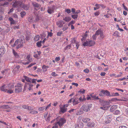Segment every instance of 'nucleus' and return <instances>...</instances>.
<instances>
[{
	"instance_id": "1",
	"label": "nucleus",
	"mask_w": 128,
	"mask_h": 128,
	"mask_svg": "<svg viewBox=\"0 0 128 128\" xmlns=\"http://www.w3.org/2000/svg\"><path fill=\"white\" fill-rule=\"evenodd\" d=\"M56 120L57 121V123L60 127L62 126L66 122V120L63 118H60V117H58L56 118Z\"/></svg>"
},
{
	"instance_id": "2",
	"label": "nucleus",
	"mask_w": 128,
	"mask_h": 128,
	"mask_svg": "<svg viewBox=\"0 0 128 128\" xmlns=\"http://www.w3.org/2000/svg\"><path fill=\"white\" fill-rule=\"evenodd\" d=\"M92 104H90L88 105L84 106H82L83 110L85 112H88L90 110V108L92 107Z\"/></svg>"
},
{
	"instance_id": "3",
	"label": "nucleus",
	"mask_w": 128,
	"mask_h": 128,
	"mask_svg": "<svg viewBox=\"0 0 128 128\" xmlns=\"http://www.w3.org/2000/svg\"><path fill=\"white\" fill-rule=\"evenodd\" d=\"M101 92L104 94V95L105 96H112V95L110 94L109 91L107 90H103L101 91Z\"/></svg>"
},
{
	"instance_id": "4",
	"label": "nucleus",
	"mask_w": 128,
	"mask_h": 128,
	"mask_svg": "<svg viewBox=\"0 0 128 128\" xmlns=\"http://www.w3.org/2000/svg\"><path fill=\"white\" fill-rule=\"evenodd\" d=\"M8 87L9 86L8 85L6 86L4 85H3L0 88L1 90L2 91L6 92L8 90Z\"/></svg>"
},
{
	"instance_id": "5",
	"label": "nucleus",
	"mask_w": 128,
	"mask_h": 128,
	"mask_svg": "<svg viewBox=\"0 0 128 128\" xmlns=\"http://www.w3.org/2000/svg\"><path fill=\"white\" fill-rule=\"evenodd\" d=\"M5 52V50L4 46L0 48V55H3Z\"/></svg>"
},
{
	"instance_id": "6",
	"label": "nucleus",
	"mask_w": 128,
	"mask_h": 128,
	"mask_svg": "<svg viewBox=\"0 0 128 128\" xmlns=\"http://www.w3.org/2000/svg\"><path fill=\"white\" fill-rule=\"evenodd\" d=\"M64 23L62 21H59L56 22V24L57 26L59 27H61L63 25Z\"/></svg>"
},
{
	"instance_id": "7",
	"label": "nucleus",
	"mask_w": 128,
	"mask_h": 128,
	"mask_svg": "<svg viewBox=\"0 0 128 128\" xmlns=\"http://www.w3.org/2000/svg\"><path fill=\"white\" fill-rule=\"evenodd\" d=\"M48 10H47V12H48L50 14H52L54 13V9L52 8H50L49 7V6H48Z\"/></svg>"
},
{
	"instance_id": "8",
	"label": "nucleus",
	"mask_w": 128,
	"mask_h": 128,
	"mask_svg": "<svg viewBox=\"0 0 128 128\" xmlns=\"http://www.w3.org/2000/svg\"><path fill=\"white\" fill-rule=\"evenodd\" d=\"M61 111L63 113H64L67 110V108H65V104L62 107H60Z\"/></svg>"
},
{
	"instance_id": "9",
	"label": "nucleus",
	"mask_w": 128,
	"mask_h": 128,
	"mask_svg": "<svg viewBox=\"0 0 128 128\" xmlns=\"http://www.w3.org/2000/svg\"><path fill=\"white\" fill-rule=\"evenodd\" d=\"M22 90V88H16L14 92L16 93H18L21 92Z\"/></svg>"
},
{
	"instance_id": "10",
	"label": "nucleus",
	"mask_w": 128,
	"mask_h": 128,
	"mask_svg": "<svg viewBox=\"0 0 128 128\" xmlns=\"http://www.w3.org/2000/svg\"><path fill=\"white\" fill-rule=\"evenodd\" d=\"M73 104L74 105H75L77 104L79 102L78 98H75L72 101Z\"/></svg>"
},
{
	"instance_id": "11",
	"label": "nucleus",
	"mask_w": 128,
	"mask_h": 128,
	"mask_svg": "<svg viewBox=\"0 0 128 128\" xmlns=\"http://www.w3.org/2000/svg\"><path fill=\"white\" fill-rule=\"evenodd\" d=\"M90 119L89 118H86L82 119V121L84 123H88L90 121Z\"/></svg>"
},
{
	"instance_id": "12",
	"label": "nucleus",
	"mask_w": 128,
	"mask_h": 128,
	"mask_svg": "<svg viewBox=\"0 0 128 128\" xmlns=\"http://www.w3.org/2000/svg\"><path fill=\"white\" fill-rule=\"evenodd\" d=\"M10 108L9 106L8 105H3L2 106H0V108L2 109H7Z\"/></svg>"
},
{
	"instance_id": "13",
	"label": "nucleus",
	"mask_w": 128,
	"mask_h": 128,
	"mask_svg": "<svg viewBox=\"0 0 128 128\" xmlns=\"http://www.w3.org/2000/svg\"><path fill=\"white\" fill-rule=\"evenodd\" d=\"M95 42L94 41L92 40H90L88 42L89 46H91L94 45L95 44Z\"/></svg>"
},
{
	"instance_id": "14",
	"label": "nucleus",
	"mask_w": 128,
	"mask_h": 128,
	"mask_svg": "<svg viewBox=\"0 0 128 128\" xmlns=\"http://www.w3.org/2000/svg\"><path fill=\"white\" fill-rule=\"evenodd\" d=\"M117 108V106L116 105H113L111 107L110 109V111L111 112H113L114 110Z\"/></svg>"
},
{
	"instance_id": "15",
	"label": "nucleus",
	"mask_w": 128,
	"mask_h": 128,
	"mask_svg": "<svg viewBox=\"0 0 128 128\" xmlns=\"http://www.w3.org/2000/svg\"><path fill=\"white\" fill-rule=\"evenodd\" d=\"M71 20L70 17L66 16L63 18V20L66 22H68Z\"/></svg>"
},
{
	"instance_id": "16",
	"label": "nucleus",
	"mask_w": 128,
	"mask_h": 128,
	"mask_svg": "<svg viewBox=\"0 0 128 128\" xmlns=\"http://www.w3.org/2000/svg\"><path fill=\"white\" fill-rule=\"evenodd\" d=\"M87 126H88L89 127H94V122H88V123L87 124Z\"/></svg>"
},
{
	"instance_id": "17",
	"label": "nucleus",
	"mask_w": 128,
	"mask_h": 128,
	"mask_svg": "<svg viewBox=\"0 0 128 128\" xmlns=\"http://www.w3.org/2000/svg\"><path fill=\"white\" fill-rule=\"evenodd\" d=\"M23 78H25L26 80V81H27L28 82H30L31 80H32L31 78H29L26 76H23Z\"/></svg>"
},
{
	"instance_id": "18",
	"label": "nucleus",
	"mask_w": 128,
	"mask_h": 128,
	"mask_svg": "<svg viewBox=\"0 0 128 128\" xmlns=\"http://www.w3.org/2000/svg\"><path fill=\"white\" fill-rule=\"evenodd\" d=\"M102 104L103 106H105L109 105L110 104V102L107 101H104L103 102Z\"/></svg>"
},
{
	"instance_id": "19",
	"label": "nucleus",
	"mask_w": 128,
	"mask_h": 128,
	"mask_svg": "<svg viewBox=\"0 0 128 128\" xmlns=\"http://www.w3.org/2000/svg\"><path fill=\"white\" fill-rule=\"evenodd\" d=\"M74 42L76 46V47L77 49L78 48L79 46H80L79 43L78 42H77L76 40H75L74 38H73Z\"/></svg>"
},
{
	"instance_id": "20",
	"label": "nucleus",
	"mask_w": 128,
	"mask_h": 128,
	"mask_svg": "<svg viewBox=\"0 0 128 128\" xmlns=\"http://www.w3.org/2000/svg\"><path fill=\"white\" fill-rule=\"evenodd\" d=\"M32 4L34 7L36 8H38L40 6V5L39 4H38V3L35 2H34L32 3Z\"/></svg>"
},
{
	"instance_id": "21",
	"label": "nucleus",
	"mask_w": 128,
	"mask_h": 128,
	"mask_svg": "<svg viewBox=\"0 0 128 128\" xmlns=\"http://www.w3.org/2000/svg\"><path fill=\"white\" fill-rule=\"evenodd\" d=\"M19 42V40L18 39L16 40L14 44L12 45V46L13 47H14L15 46H16L17 45L18 43Z\"/></svg>"
},
{
	"instance_id": "22",
	"label": "nucleus",
	"mask_w": 128,
	"mask_h": 128,
	"mask_svg": "<svg viewBox=\"0 0 128 128\" xmlns=\"http://www.w3.org/2000/svg\"><path fill=\"white\" fill-rule=\"evenodd\" d=\"M9 20L11 24H14L15 22L14 20L11 17H10L9 18Z\"/></svg>"
},
{
	"instance_id": "23",
	"label": "nucleus",
	"mask_w": 128,
	"mask_h": 128,
	"mask_svg": "<svg viewBox=\"0 0 128 128\" xmlns=\"http://www.w3.org/2000/svg\"><path fill=\"white\" fill-rule=\"evenodd\" d=\"M19 4V3L18 1H15L14 4H13V6L14 7H18Z\"/></svg>"
},
{
	"instance_id": "24",
	"label": "nucleus",
	"mask_w": 128,
	"mask_h": 128,
	"mask_svg": "<svg viewBox=\"0 0 128 128\" xmlns=\"http://www.w3.org/2000/svg\"><path fill=\"white\" fill-rule=\"evenodd\" d=\"M48 68V66H46L45 65H43L42 66V68L44 71L46 72L47 70V68Z\"/></svg>"
},
{
	"instance_id": "25",
	"label": "nucleus",
	"mask_w": 128,
	"mask_h": 128,
	"mask_svg": "<svg viewBox=\"0 0 128 128\" xmlns=\"http://www.w3.org/2000/svg\"><path fill=\"white\" fill-rule=\"evenodd\" d=\"M9 4V2H5L4 3H1L0 6H8Z\"/></svg>"
},
{
	"instance_id": "26",
	"label": "nucleus",
	"mask_w": 128,
	"mask_h": 128,
	"mask_svg": "<svg viewBox=\"0 0 128 128\" xmlns=\"http://www.w3.org/2000/svg\"><path fill=\"white\" fill-rule=\"evenodd\" d=\"M99 35L98 32H96L95 34L94 35L92 36L93 40H96L97 37V36Z\"/></svg>"
},
{
	"instance_id": "27",
	"label": "nucleus",
	"mask_w": 128,
	"mask_h": 128,
	"mask_svg": "<svg viewBox=\"0 0 128 128\" xmlns=\"http://www.w3.org/2000/svg\"><path fill=\"white\" fill-rule=\"evenodd\" d=\"M23 85L21 83H18L17 84L16 86H15V87H17V88H22V86Z\"/></svg>"
},
{
	"instance_id": "28",
	"label": "nucleus",
	"mask_w": 128,
	"mask_h": 128,
	"mask_svg": "<svg viewBox=\"0 0 128 128\" xmlns=\"http://www.w3.org/2000/svg\"><path fill=\"white\" fill-rule=\"evenodd\" d=\"M12 52L14 56L16 57L17 58L18 56L17 53L15 51L14 49L12 50Z\"/></svg>"
},
{
	"instance_id": "29",
	"label": "nucleus",
	"mask_w": 128,
	"mask_h": 128,
	"mask_svg": "<svg viewBox=\"0 0 128 128\" xmlns=\"http://www.w3.org/2000/svg\"><path fill=\"white\" fill-rule=\"evenodd\" d=\"M26 59L28 60L30 62H31L32 60V59L30 58V55H28L26 58Z\"/></svg>"
},
{
	"instance_id": "30",
	"label": "nucleus",
	"mask_w": 128,
	"mask_h": 128,
	"mask_svg": "<svg viewBox=\"0 0 128 128\" xmlns=\"http://www.w3.org/2000/svg\"><path fill=\"white\" fill-rule=\"evenodd\" d=\"M78 128H82L83 126V124L82 123L80 122L78 125Z\"/></svg>"
},
{
	"instance_id": "31",
	"label": "nucleus",
	"mask_w": 128,
	"mask_h": 128,
	"mask_svg": "<svg viewBox=\"0 0 128 128\" xmlns=\"http://www.w3.org/2000/svg\"><path fill=\"white\" fill-rule=\"evenodd\" d=\"M20 14L21 15V16L22 18H23L24 17V16L26 15V13L24 11H22L20 13Z\"/></svg>"
},
{
	"instance_id": "32",
	"label": "nucleus",
	"mask_w": 128,
	"mask_h": 128,
	"mask_svg": "<svg viewBox=\"0 0 128 128\" xmlns=\"http://www.w3.org/2000/svg\"><path fill=\"white\" fill-rule=\"evenodd\" d=\"M103 5L101 4H96L95 6H96V8L97 9H98L100 8V6H101L102 7Z\"/></svg>"
},
{
	"instance_id": "33",
	"label": "nucleus",
	"mask_w": 128,
	"mask_h": 128,
	"mask_svg": "<svg viewBox=\"0 0 128 128\" xmlns=\"http://www.w3.org/2000/svg\"><path fill=\"white\" fill-rule=\"evenodd\" d=\"M90 96L91 98H93V99L97 100L99 99L98 96H92V94L90 95Z\"/></svg>"
},
{
	"instance_id": "34",
	"label": "nucleus",
	"mask_w": 128,
	"mask_h": 128,
	"mask_svg": "<svg viewBox=\"0 0 128 128\" xmlns=\"http://www.w3.org/2000/svg\"><path fill=\"white\" fill-rule=\"evenodd\" d=\"M42 41H41L37 42L36 43V45L39 47H40L42 46Z\"/></svg>"
},
{
	"instance_id": "35",
	"label": "nucleus",
	"mask_w": 128,
	"mask_h": 128,
	"mask_svg": "<svg viewBox=\"0 0 128 128\" xmlns=\"http://www.w3.org/2000/svg\"><path fill=\"white\" fill-rule=\"evenodd\" d=\"M23 46L22 44H18L16 47V48L17 49H18L19 48L22 47Z\"/></svg>"
},
{
	"instance_id": "36",
	"label": "nucleus",
	"mask_w": 128,
	"mask_h": 128,
	"mask_svg": "<svg viewBox=\"0 0 128 128\" xmlns=\"http://www.w3.org/2000/svg\"><path fill=\"white\" fill-rule=\"evenodd\" d=\"M83 46H89L88 42L86 40V42H84L83 44Z\"/></svg>"
},
{
	"instance_id": "37",
	"label": "nucleus",
	"mask_w": 128,
	"mask_h": 128,
	"mask_svg": "<svg viewBox=\"0 0 128 128\" xmlns=\"http://www.w3.org/2000/svg\"><path fill=\"white\" fill-rule=\"evenodd\" d=\"M85 90H84L83 89H81L80 90L78 91V92H80V93L84 94L85 92Z\"/></svg>"
},
{
	"instance_id": "38",
	"label": "nucleus",
	"mask_w": 128,
	"mask_h": 128,
	"mask_svg": "<svg viewBox=\"0 0 128 128\" xmlns=\"http://www.w3.org/2000/svg\"><path fill=\"white\" fill-rule=\"evenodd\" d=\"M72 17L75 20L78 18V15L77 14L72 15Z\"/></svg>"
},
{
	"instance_id": "39",
	"label": "nucleus",
	"mask_w": 128,
	"mask_h": 128,
	"mask_svg": "<svg viewBox=\"0 0 128 128\" xmlns=\"http://www.w3.org/2000/svg\"><path fill=\"white\" fill-rule=\"evenodd\" d=\"M4 9L2 7H0V14H2L4 13Z\"/></svg>"
},
{
	"instance_id": "40",
	"label": "nucleus",
	"mask_w": 128,
	"mask_h": 128,
	"mask_svg": "<svg viewBox=\"0 0 128 128\" xmlns=\"http://www.w3.org/2000/svg\"><path fill=\"white\" fill-rule=\"evenodd\" d=\"M40 38V36L39 35H37L34 38V40L35 41H38L39 39Z\"/></svg>"
},
{
	"instance_id": "41",
	"label": "nucleus",
	"mask_w": 128,
	"mask_h": 128,
	"mask_svg": "<svg viewBox=\"0 0 128 128\" xmlns=\"http://www.w3.org/2000/svg\"><path fill=\"white\" fill-rule=\"evenodd\" d=\"M71 44H70L66 46L64 48V50H66L68 49H70L71 47Z\"/></svg>"
},
{
	"instance_id": "42",
	"label": "nucleus",
	"mask_w": 128,
	"mask_h": 128,
	"mask_svg": "<svg viewBox=\"0 0 128 128\" xmlns=\"http://www.w3.org/2000/svg\"><path fill=\"white\" fill-rule=\"evenodd\" d=\"M100 12L99 11L96 12L94 13V14L95 16H97L100 15Z\"/></svg>"
},
{
	"instance_id": "43",
	"label": "nucleus",
	"mask_w": 128,
	"mask_h": 128,
	"mask_svg": "<svg viewBox=\"0 0 128 128\" xmlns=\"http://www.w3.org/2000/svg\"><path fill=\"white\" fill-rule=\"evenodd\" d=\"M99 35L100 34L101 38H104V35L103 34V32H98Z\"/></svg>"
},
{
	"instance_id": "44",
	"label": "nucleus",
	"mask_w": 128,
	"mask_h": 128,
	"mask_svg": "<svg viewBox=\"0 0 128 128\" xmlns=\"http://www.w3.org/2000/svg\"><path fill=\"white\" fill-rule=\"evenodd\" d=\"M75 21L74 20H72L68 24V26H69L70 25L74 24L75 23Z\"/></svg>"
},
{
	"instance_id": "45",
	"label": "nucleus",
	"mask_w": 128,
	"mask_h": 128,
	"mask_svg": "<svg viewBox=\"0 0 128 128\" xmlns=\"http://www.w3.org/2000/svg\"><path fill=\"white\" fill-rule=\"evenodd\" d=\"M28 83L26 82L25 83V85L24 86V88L23 91L25 90H26V88L27 87V86L28 85Z\"/></svg>"
},
{
	"instance_id": "46",
	"label": "nucleus",
	"mask_w": 128,
	"mask_h": 128,
	"mask_svg": "<svg viewBox=\"0 0 128 128\" xmlns=\"http://www.w3.org/2000/svg\"><path fill=\"white\" fill-rule=\"evenodd\" d=\"M28 109L30 110H32L34 109L31 106H28Z\"/></svg>"
},
{
	"instance_id": "47",
	"label": "nucleus",
	"mask_w": 128,
	"mask_h": 128,
	"mask_svg": "<svg viewBox=\"0 0 128 128\" xmlns=\"http://www.w3.org/2000/svg\"><path fill=\"white\" fill-rule=\"evenodd\" d=\"M60 59V56L56 57L55 59V60L56 62H57L59 61Z\"/></svg>"
},
{
	"instance_id": "48",
	"label": "nucleus",
	"mask_w": 128,
	"mask_h": 128,
	"mask_svg": "<svg viewBox=\"0 0 128 128\" xmlns=\"http://www.w3.org/2000/svg\"><path fill=\"white\" fill-rule=\"evenodd\" d=\"M30 113L32 114H36L38 113V112L37 111L34 110L30 111Z\"/></svg>"
},
{
	"instance_id": "49",
	"label": "nucleus",
	"mask_w": 128,
	"mask_h": 128,
	"mask_svg": "<svg viewBox=\"0 0 128 128\" xmlns=\"http://www.w3.org/2000/svg\"><path fill=\"white\" fill-rule=\"evenodd\" d=\"M36 63H32L30 64L28 66H27L26 68H28L31 67L33 65H34L36 64Z\"/></svg>"
},
{
	"instance_id": "50",
	"label": "nucleus",
	"mask_w": 128,
	"mask_h": 128,
	"mask_svg": "<svg viewBox=\"0 0 128 128\" xmlns=\"http://www.w3.org/2000/svg\"><path fill=\"white\" fill-rule=\"evenodd\" d=\"M28 21L30 22H32L33 21V18L32 17H29L28 18Z\"/></svg>"
},
{
	"instance_id": "51",
	"label": "nucleus",
	"mask_w": 128,
	"mask_h": 128,
	"mask_svg": "<svg viewBox=\"0 0 128 128\" xmlns=\"http://www.w3.org/2000/svg\"><path fill=\"white\" fill-rule=\"evenodd\" d=\"M58 124H57V122L56 123L55 125L52 127V128H58Z\"/></svg>"
},
{
	"instance_id": "52",
	"label": "nucleus",
	"mask_w": 128,
	"mask_h": 128,
	"mask_svg": "<svg viewBox=\"0 0 128 128\" xmlns=\"http://www.w3.org/2000/svg\"><path fill=\"white\" fill-rule=\"evenodd\" d=\"M105 122L106 124H107L110 123V121L109 120L107 119L105 121Z\"/></svg>"
},
{
	"instance_id": "53",
	"label": "nucleus",
	"mask_w": 128,
	"mask_h": 128,
	"mask_svg": "<svg viewBox=\"0 0 128 128\" xmlns=\"http://www.w3.org/2000/svg\"><path fill=\"white\" fill-rule=\"evenodd\" d=\"M113 35L115 36L116 37H118V32H114Z\"/></svg>"
},
{
	"instance_id": "54",
	"label": "nucleus",
	"mask_w": 128,
	"mask_h": 128,
	"mask_svg": "<svg viewBox=\"0 0 128 128\" xmlns=\"http://www.w3.org/2000/svg\"><path fill=\"white\" fill-rule=\"evenodd\" d=\"M65 11L68 13L69 14L71 12V10L70 9H66L65 10Z\"/></svg>"
},
{
	"instance_id": "55",
	"label": "nucleus",
	"mask_w": 128,
	"mask_h": 128,
	"mask_svg": "<svg viewBox=\"0 0 128 128\" xmlns=\"http://www.w3.org/2000/svg\"><path fill=\"white\" fill-rule=\"evenodd\" d=\"M51 75L53 76H58V74H56L55 72H52L51 74Z\"/></svg>"
},
{
	"instance_id": "56",
	"label": "nucleus",
	"mask_w": 128,
	"mask_h": 128,
	"mask_svg": "<svg viewBox=\"0 0 128 128\" xmlns=\"http://www.w3.org/2000/svg\"><path fill=\"white\" fill-rule=\"evenodd\" d=\"M13 90H10V89H9L7 91V92L8 93H9L10 94H11L13 92Z\"/></svg>"
},
{
	"instance_id": "57",
	"label": "nucleus",
	"mask_w": 128,
	"mask_h": 128,
	"mask_svg": "<svg viewBox=\"0 0 128 128\" xmlns=\"http://www.w3.org/2000/svg\"><path fill=\"white\" fill-rule=\"evenodd\" d=\"M23 8L24 10H27L28 9V6L27 5L24 6Z\"/></svg>"
},
{
	"instance_id": "58",
	"label": "nucleus",
	"mask_w": 128,
	"mask_h": 128,
	"mask_svg": "<svg viewBox=\"0 0 128 128\" xmlns=\"http://www.w3.org/2000/svg\"><path fill=\"white\" fill-rule=\"evenodd\" d=\"M52 35V32H48V35L47 37V38H48V36H50L51 37Z\"/></svg>"
},
{
	"instance_id": "59",
	"label": "nucleus",
	"mask_w": 128,
	"mask_h": 128,
	"mask_svg": "<svg viewBox=\"0 0 128 128\" xmlns=\"http://www.w3.org/2000/svg\"><path fill=\"white\" fill-rule=\"evenodd\" d=\"M100 108L101 109H103V110H106L107 109V108H108L106 106V107H100Z\"/></svg>"
},
{
	"instance_id": "60",
	"label": "nucleus",
	"mask_w": 128,
	"mask_h": 128,
	"mask_svg": "<svg viewBox=\"0 0 128 128\" xmlns=\"http://www.w3.org/2000/svg\"><path fill=\"white\" fill-rule=\"evenodd\" d=\"M84 71L86 73H88L89 72V70L88 69H86L84 70Z\"/></svg>"
},
{
	"instance_id": "61",
	"label": "nucleus",
	"mask_w": 128,
	"mask_h": 128,
	"mask_svg": "<svg viewBox=\"0 0 128 128\" xmlns=\"http://www.w3.org/2000/svg\"><path fill=\"white\" fill-rule=\"evenodd\" d=\"M13 17L15 18H16V19H18V16L17 15L15 14H14L13 15Z\"/></svg>"
},
{
	"instance_id": "62",
	"label": "nucleus",
	"mask_w": 128,
	"mask_h": 128,
	"mask_svg": "<svg viewBox=\"0 0 128 128\" xmlns=\"http://www.w3.org/2000/svg\"><path fill=\"white\" fill-rule=\"evenodd\" d=\"M45 108L44 107L39 108L38 110L40 111L43 110Z\"/></svg>"
},
{
	"instance_id": "63",
	"label": "nucleus",
	"mask_w": 128,
	"mask_h": 128,
	"mask_svg": "<svg viewBox=\"0 0 128 128\" xmlns=\"http://www.w3.org/2000/svg\"><path fill=\"white\" fill-rule=\"evenodd\" d=\"M82 38H81V40L82 42H84L86 38H85L84 37L82 36Z\"/></svg>"
},
{
	"instance_id": "64",
	"label": "nucleus",
	"mask_w": 128,
	"mask_h": 128,
	"mask_svg": "<svg viewBox=\"0 0 128 128\" xmlns=\"http://www.w3.org/2000/svg\"><path fill=\"white\" fill-rule=\"evenodd\" d=\"M112 95V96H118L119 95V94L118 93L116 92L113 95Z\"/></svg>"
}]
</instances>
